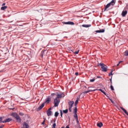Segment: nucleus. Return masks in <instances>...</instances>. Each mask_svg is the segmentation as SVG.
<instances>
[{
	"instance_id": "f257e3e1",
	"label": "nucleus",
	"mask_w": 128,
	"mask_h": 128,
	"mask_svg": "<svg viewBox=\"0 0 128 128\" xmlns=\"http://www.w3.org/2000/svg\"><path fill=\"white\" fill-rule=\"evenodd\" d=\"M56 97L54 99V106L56 108V106H58V104H60V100L59 98H64V94L63 92L61 94H56Z\"/></svg>"
},
{
	"instance_id": "f03ea898",
	"label": "nucleus",
	"mask_w": 128,
	"mask_h": 128,
	"mask_svg": "<svg viewBox=\"0 0 128 128\" xmlns=\"http://www.w3.org/2000/svg\"><path fill=\"white\" fill-rule=\"evenodd\" d=\"M100 66H101V68L102 69V72H108V66L104 64V63H100Z\"/></svg>"
},
{
	"instance_id": "7ed1b4c3",
	"label": "nucleus",
	"mask_w": 128,
	"mask_h": 128,
	"mask_svg": "<svg viewBox=\"0 0 128 128\" xmlns=\"http://www.w3.org/2000/svg\"><path fill=\"white\" fill-rule=\"evenodd\" d=\"M68 106H69V111L70 112H72V108L74 104V101H70L68 102Z\"/></svg>"
},
{
	"instance_id": "20e7f679",
	"label": "nucleus",
	"mask_w": 128,
	"mask_h": 128,
	"mask_svg": "<svg viewBox=\"0 0 128 128\" xmlns=\"http://www.w3.org/2000/svg\"><path fill=\"white\" fill-rule=\"evenodd\" d=\"M64 24H70V26H74V23L72 22H64Z\"/></svg>"
},
{
	"instance_id": "39448f33",
	"label": "nucleus",
	"mask_w": 128,
	"mask_h": 128,
	"mask_svg": "<svg viewBox=\"0 0 128 128\" xmlns=\"http://www.w3.org/2000/svg\"><path fill=\"white\" fill-rule=\"evenodd\" d=\"M11 116L16 118V117L18 116L19 115L16 112H12Z\"/></svg>"
},
{
	"instance_id": "423d86ee",
	"label": "nucleus",
	"mask_w": 128,
	"mask_h": 128,
	"mask_svg": "<svg viewBox=\"0 0 128 128\" xmlns=\"http://www.w3.org/2000/svg\"><path fill=\"white\" fill-rule=\"evenodd\" d=\"M12 118H8L4 120V124H6V122H12Z\"/></svg>"
},
{
	"instance_id": "0eeeda50",
	"label": "nucleus",
	"mask_w": 128,
	"mask_h": 128,
	"mask_svg": "<svg viewBox=\"0 0 128 128\" xmlns=\"http://www.w3.org/2000/svg\"><path fill=\"white\" fill-rule=\"evenodd\" d=\"M128 14V11L124 10L122 12V16L124 18V16H126V14Z\"/></svg>"
},
{
	"instance_id": "6e6552de",
	"label": "nucleus",
	"mask_w": 128,
	"mask_h": 128,
	"mask_svg": "<svg viewBox=\"0 0 128 128\" xmlns=\"http://www.w3.org/2000/svg\"><path fill=\"white\" fill-rule=\"evenodd\" d=\"M16 120L19 123L22 122V118L20 116H18L16 118H15Z\"/></svg>"
},
{
	"instance_id": "1a4fd4ad",
	"label": "nucleus",
	"mask_w": 128,
	"mask_h": 128,
	"mask_svg": "<svg viewBox=\"0 0 128 128\" xmlns=\"http://www.w3.org/2000/svg\"><path fill=\"white\" fill-rule=\"evenodd\" d=\"M96 90H88L84 91L83 94H88V92H96Z\"/></svg>"
},
{
	"instance_id": "9d476101",
	"label": "nucleus",
	"mask_w": 128,
	"mask_h": 128,
	"mask_svg": "<svg viewBox=\"0 0 128 128\" xmlns=\"http://www.w3.org/2000/svg\"><path fill=\"white\" fill-rule=\"evenodd\" d=\"M22 125L26 126L25 128H30V125L26 122H23Z\"/></svg>"
},
{
	"instance_id": "9b49d317",
	"label": "nucleus",
	"mask_w": 128,
	"mask_h": 128,
	"mask_svg": "<svg viewBox=\"0 0 128 128\" xmlns=\"http://www.w3.org/2000/svg\"><path fill=\"white\" fill-rule=\"evenodd\" d=\"M44 106V103H42V105L38 108V110H42Z\"/></svg>"
},
{
	"instance_id": "f8f14e48",
	"label": "nucleus",
	"mask_w": 128,
	"mask_h": 128,
	"mask_svg": "<svg viewBox=\"0 0 128 128\" xmlns=\"http://www.w3.org/2000/svg\"><path fill=\"white\" fill-rule=\"evenodd\" d=\"M47 115L48 116H52V111H47Z\"/></svg>"
},
{
	"instance_id": "ddd939ff",
	"label": "nucleus",
	"mask_w": 128,
	"mask_h": 128,
	"mask_svg": "<svg viewBox=\"0 0 128 128\" xmlns=\"http://www.w3.org/2000/svg\"><path fill=\"white\" fill-rule=\"evenodd\" d=\"M50 98H46V101L45 102V103L50 104Z\"/></svg>"
},
{
	"instance_id": "4468645a",
	"label": "nucleus",
	"mask_w": 128,
	"mask_h": 128,
	"mask_svg": "<svg viewBox=\"0 0 128 128\" xmlns=\"http://www.w3.org/2000/svg\"><path fill=\"white\" fill-rule=\"evenodd\" d=\"M110 5L109 3L107 4L106 6H105L104 12H106V10H108V8H110Z\"/></svg>"
},
{
	"instance_id": "2eb2a0df",
	"label": "nucleus",
	"mask_w": 128,
	"mask_h": 128,
	"mask_svg": "<svg viewBox=\"0 0 128 128\" xmlns=\"http://www.w3.org/2000/svg\"><path fill=\"white\" fill-rule=\"evenodd\" d=\"M109 4L110 6H114L116 2H114V0H112Z\"/></svg>"
},
{
	"instance_id": "dca6fc26",
	"label": "nucleus",
	"mask_w": 128,
	"mask_h": 128,
	"mask_svg": "<svg viewBox=\"0 0 128 128\" xmlns=\"http://www.w3.org/2000/svg\"><path fill=\"white\" fill-rule=\"evenodd\" d=\"M82 26H83V28H90L92 26V24H83Z\"/></svg>"
},
{
	"instance_id": "f3484780",
	"label": "nucleus",
	"mask_w": 128,
	"mask_h": 128,
	"mask_svg": "<svg viewBox=\"0 0 128 128\" xmlns=\"http://www.w3.org/2000/svg\"><path fill=\"white\" fill-rule=\"evenodd\" d=\"M102 126L103 124L102 122L97 124V126H98V128H102Z\"/></svg>"
},
{
	"instance_id": "a211bd4d",
	"label": "nucleus",
	"mask_w": 128,
	"mask_h": 128,
	"mask_svg": "<svg viewBox=\"0 0 128 128\" xmlns=\"http://www.w3.org/2000/svg\"><path fill=\"white\" fill-rule=\"evenodd\" d=\"M8 8V6H4L1 8V10H6Z\"/></svg>"
},
{
	"instance_id": "6ab92c4d",
	"label": "nucleus",
	"mask_w": 128,
	"mask_h": 128,
	"mask_svg": "<svg viewBox=\"0 0 128 128\" xmlns=\"http://www.w3.org/2000/svg\"><path fill=\"white\" fill-rule=\"evenodd\" d=\"M128 4H126V6L124 9V10H126V12H128Z\"/></svg>"
},
{
	"instance_id": "aec40b11",
	"label": "nucleus",
	"mask_w": 128,
	"mask_h": 128,
	"mask_svg": "<svg viewBox=\"0 0 128 128\" xmlns=\"http://www.w3.org/2000/svg\"><path fill=\"white\" fill-rule=\"evenodd\" d=\"M74 114H78V108L76 107H75L74 110Z\"/></svg>"
},
{
	"instance_id": "412c9836",
	"label": "nucleus",
	"mask_w": 128,
	"mask_h": 128,
	"mask_svg": "<svg viewBox=\"0 0 128 128\" xmlns=\"http://www.w3.org/2000/svg\"><path fill=\"white\" fill-rule=\"evenodd\" d=\"M58 114H60V113H58V112H56L54 113V116L56 118H58Z\"/></svg>"
},
{
	"instance_id": "4be33fe9",
	"label": "nucleus",
	"mask_w": 128,
	"mask_h": 128,
	"mask_svg": "<svg viewBox=\"0 0 128 128\" xmlns=\"http://www.w3.org/2000/svg\"><path fill=\"white\" fill-rule=\"evenodd\" d=\"M78 98L75 102V106H76L78 105Z\"/></svg>"
},
{
	"instance_id": "5701e85b",
	"label": "nucleus",
	"mask_w": 128,
	"mask_h": 128,
	"mask_svg": "<svg viewBox=\"0 0 128 128\" xmlns=\"http://www.w3.org/2000/svg\"><path fill=\"white\" fill-rule=\"evenodd\" d=\"M63 112L64 114H68V110L66 109V110H64Z\"/></svg>"
},
{
	"instance_id": "b1692460",
	"label": "nucleus",
	"mask_w": 128,
	"mask_h": 128,
	"mask_svg": "<svg viewBox=\"0 0 128 128\" xmlns=\"http://www.w3.org/2000/svg\"><path fill=\"white\" fill-rule=\"evenodd\" d=\"M74 118L78 120V113H76L74 114Z\"/></svg>"
},
{
	"instance_id": "393cba45",
	"label": "nucleus",
	"mask_w": 128,
	"mask_h": 128,
	"mask_svg": "<svg viewBox=\"0 0 128 128\" xmlns=\"http://www.w3.org/2000/svg\"><path fill=\"white\" fill-rule=\"evenodd\" d=\"M124 56H128V50H126L124 54Z\"/></svg>"
},
{
	"instance_id": "a878e982",
	"label": "nucleus",
	"mask_w": 128,
	"mask_h": 128,
	"mask_svg": "<svg viewBox=\"0 0 128 128\" xmlns=\"http://www.w3.org/2000/svg\"><path fill=\"white\" fill-rule=\"evenodd\" d=\"M60 114L61 118H62V110H60Z\"/></svg>"
},
{
	"instance_id": "bb28decb",
	"label": "nucleus",
	"mask_w": 128,
	"mask_h": 128,
	"mask_svg": "<svg viewBox=\"0 0 128 128\" xmlns=\"http://www.w3.org/2000/svg\"><path fill=\"white\" fill-rule=\"evenodd\" d=\"M94 80H96V78H94L93 79L90 80V82H94Z\"/></svg>"
},
{
	"instance_id": "cd10ccee",
	"label": "nucleus",
	"mask_w": 128,
	"mask_h": 128,
	"mask_svg": "<svg viewBox=\"0 0 128 128\" xmlns=\"http://www.w3.org/2000/svg\"><path fill=\"white\" fill-rule=\"evenodd\" d=\"M4 120H2V117H0V122H2L4 124Z\"/></svg>"
},
{
	"instance_id": "c85d7f7f",
	"label": "nucleus",
	"mask_w": 128,
	"mask_h": 128,
	"mask_svg": "<svg viewBox=\"0 0 128 128\" xmlns=\"http://www.w3.org/2000/svg\"><path fill=\"white\" fill-rule=\"evenodd\" d=\"M110 88H111L112 90H114V86H112V84L110 85Z\"/></svg>"
},
{
	"instance_id": "c756f323",
	"label": "nucleus",
	"mask_w": 128,
	"mask_h": 128,
	"mask_svg": "<svg viewBox=\"0 0 128 128\" xmlns=\"http://www.w3.org/2000/svg\"><path fill=\"white\" fill-rule=\"evenodd\" d=\"M123 112H124L126 114H127V116H128V111H126V109H124V110H123Z\"/></svg>"
},
{
	"instance_id": "7c9ffc66",
	"label": "nucleus",
	"mask_w": 128,
	"mask_h": 128,
	"mask_svg": "<svg viewBox=\"0 0 128 128\" xmlns=\"http://www.w3.org/2000/svg\"><path fill=\"white\" fill-rule=\"evenodd\" d=\"M109 76H112V71H111L110 73H109L108 74Z\"/></svg>"
},
{
	"instance_id": "2f4dec72",
	"label": "nucleus",
	"mask_w": 128,
	"mask_h": 128,
	"mask_svg": "<svg viewBox=\"0 0 128 128\" xmlns=\"http://www.w3.org/2000/svg\"><path fill=\"white\" fill-rule=\"evenodd\" d=\"M78 52H80V50H78V51H76V52H74V54H78Z\"/></svg>"
},
{
	"instance_id": "473e14b6",
	"label": "nucleus",
	"mask_w": 128,
	"mask_h": 128,
	"mask_svg": "<svg viewBox=\"0 0 128 128\" xmlns=\"http://www.w3.org/2000/svg\"><path fill=\"white\" fill-rule=\"evenodd\" d=\"M56 123H54L52 125V128H56Z\"/></svg>"
},
{
	"instance_id": "72a5a7b5",
	"label": "nucleus",
	"mask_w": 128,
	"mask_h": 128,
	"mask_svg": "<svg viewBox=\"0 0 128 128\" xmlns=\"http://www.w3.org/2000/svg\"><path fill=\"white\" fill-rule=\"evenodd\" d=\"M112 76L111 78L110 79L111 84H112Z\"/></svg>"
},
{
	"instance_id": "f704fd0d",
	"label": "nucleus",
	"mask_w": 128,
	"mask_h": 128,
	"mask_svg": "<svg viewBox=\"0 0 128 128\" xmlns=\"http://www.w3.org/2000/svg\"><path fill=\"white\" fill-rule=\"evenodd\" d=\"M100 32H104V29L100 30Z\"/></svg>"
},
{
	"instance_id": "c9c22d12",
	"label": "nucleus",
	"mask_w": 128,
	"mask_h": 128,
	"mask_svg": "<svg viewBox=\"0 0 128 128\" xmlns=\"http://www.w3.org/2000/svg\"><path fill=\"white\" fill-rule=\"evenodd\" d=\"M95 90H100V92H104V90H102V89H99V90L95 89Z\"/></svg>"
},
{
	"instance_id": "e433bc0d",
	"label": "nucleus",
	"mask_w": 128,
	"mask_h": 128,
	"mask_svg": "<svg viewBox=\"0 0 128 128\" xmlns=\"http://www.w3.org/2000/svg\"><path fill=\"white\" fill-rule=\"evenodd\" d=\"M76 124H80V122L78 121V118L76 119Z\"/></svg>"
},
{
	"instance_id": "4c0bfd02",
	"label": "nucleus",
	"mask_w": 128,
	"mask_h": 128,
	"mask_svg": "<svg viewBox=\"0 0 128 128\" xmlns=\"http://www.w3.org/2000/svg\"><path fill=\"white\" fill-rule=\"evenodd\" d=\"M19 114H20V116H24V114L23 112H20L19 113Z\"/></svg>"
},
{
	"instance_id": "58836bf2",
	"label": "nucleus",
	"mask_w": 128,
	"mask_h": 128,
	"mask_svg": "<svg viewBox=\"0 0 128 128\" xmlns=\"http://www.w3.org/2000/svg\"><path fill=\"white\" fill-rule=\"evenodd\" d=\"M109 98V100H110V102H112V104H114V100H112V98Z\"/></svg>"
},
{
	"instance_id": "ea45409f",
	"label": "nucleus",
	"mask_w": 128,
	"mask_h": 128,
	"mask_svg": "<svg viewBox=\"0 0 128 128\" xmlns=\"http://www.w3.org/2000/svg\"><path fill=\"white\" fill-rule=\"evenodd\" d=\"M95 32H96L100 33V30H96Z\"/></svg>"
},
{
	"instance_id": "a19ab883",
	"label": "nucleus",
	"mask_w": 128,
	"mask_h": 128,
	"mask_svg": "<svg viewBox=\"0 0 128 128\" xmlns=\"http://www.w3.org/2000/svg\"><path fill=\"white\" fill-rule=\"evenodd\" d=\"M50 110H52V108H49L47 111L51 112Z\"/></svg>"
},
{
	"instance_id": "79ce46f5",
	"label": "nucleus",
	"mask_w": 128,
	"mask_h": 128,
	"mask_svg": "<svg viewBox=\"0 0 128 128\" xmlns=\"http://www.w3.org/2000/svg\"><path fill=\"white\" fill-rule=\"evenodd\" d=\"M44 122H46V120H44L42 122V124H44Z\"/></svg>"
},
{
	"instance_id": "37998d69",
	"label": "nucleus",
	"mask_w": 128,
	"mask_h": 128,
	"mask_svg": "<svg viewBox=\"0 0 128 128\" xmlns=\"http://www.w3.org/2000/svg\"><path fill=\"white\" fill-rule=\"evenodd\" d=\"M52 96H56V94L55 93H52L51 94Z\"/></svg>"
},
{
	"instance_id": "c03bdc74",
	"label": "nucleus",
	"mask_w": 128,
	"mask_h": 128,
	"mask_svg": "<svg viewBox=\"0 0 128 128\" xmlns=\"http://www.w3.org/2000/svg\"><path fill=\"white\" fill-rule=\"evenodd\" d=\"M102 94H105V96H106V92H104V91H103V92H102Z\"/></svg>"
},
{
	"instance_id": "a18cd8bd",
	"label": "nucleus",
	"mask_w": 128,
	"mask_h": 128,
	"mask_svg": "<svg viewBox=\"0 0 128 128\" xmlns=\"http://www.w3.org/2000/svg\"><path fill=\"white\" fill-rule=\"evenodd\" d=\"M121 110H126L124 108H122V107H120Z\"/></svg>"
},
{
	"instance_id": "49530a36",
	"label": "nucleus",
	"mask_w": 128,
	"mask_h": 128,
	"mask_svg": "<svg viewBox=\"0 0 128 128\" xmlns=\"http://www.w3.org/2000/svg\"><path fill=\"white\" fill-rule=\"evenodd\" d=\"M4 126V125H2L0 126V128H3Z\"/></svg>"
},
{
	"instance_id": "de8ad7c7",
	"label": "nucleus",
	"mask_w": 128,
	"mask_h": 128,
	"mask_svg": "<svg viewBox=\"0 0 128 128\" xmlns=\"http://www.w3.org/2000/svg\"><path fill=\"white\" fill-rule=\"evenodd\" d=\"M75 74H76V76H78V72H76L75 73Z\"/></svg>"
},
{
	"instance_id": "09e8293b",
	"label": "nucleus",
	"mask_w": 128,
	"mask_h": 128,
	"mask_svg": "<svg viewBox=\"0 0 128 128\" xmlns=\"http://www.w3.org/2000/svg\"><path fill=\"white\" fill-rule=\"evenodd\" d=\"M66 128H70V125H67Z\"/></svg>"
},
{
	"instance_id": "8fccbe9b",
	"label": "nucleus",
	"mask_w": 128,
	"mask_h": 128,
	"mask_svg": "<svg viewBox=\"0 0 128 128\" xmlns=\"http://www.w3.org/2000/svg\"><path fill=\"white\" fill-rule=\"evenodd\" d=\"M97 78H102L101 76H98Z\"/></svg>"
},
{
	"instance_id": "3c124183",
	"label": "nucleus",
	"mask_w": 128,
	"mask_h": 128,
	"mask_svg": "<svg viewBox=\"0 0 128 128\" xmlns=\"http://www.w3.org/2000/svg\"><path fill=\"white\" fill-rule=\"evenodd\" d=\"M6 5V3H4L2 6H5Z\"/></svg>"
},
{
	"instance_id": "603ef678",
	"label": "nucleus",
	"mask_w": 128,
	"mask_h": 128,
	"mask_svg": "<svg viewBox=\"0 0 128 128\" xmlns=\"http://www.w3.org/2000/svg\"><path fill=\"white\" fill-rule=\"evenodd\" d=\"M120 62H122V61L119 62L118 64H120Z\"/></svg>"
},
{
	"instance_id": "864d4df0",
	"label": "nucleus",
	"mask_w": 128,
	"mask_h": 128,
	"mask_svg": "<svg viewBox=\"0 0 128 128\" xmlns=\"http://www.w3.org/2000/svg\"><path fill=\"white\" fill-rule=\"evenodd\" d=\"M94 87H88V88H92Z\"/></svg>"
},
{
	"instance_id": "5fc2aeb1",
	"label": "nucleus",
	"mask_w": 128,
	"mask_h": 128,
	"mask_svg": "<svg viewBox=\"0 0 128 128\" xmlns=\"http://www.w3.org/2000/svg\"><path fill=\"white\" fill-rule=\"evenodd\" d=\"M120 66V64L119 63L118 64H117V66Z\"/></svg>"
},
{
	"instance_id": "6e6d98bb",
	"label": "nucleus",
	"mask_w": 128,
	"mask_h": 128,
	"mask_svg": "<svg viewBox=\"0 0 128 128\" xmlns=\"http://www.w3.org/2000/svg\"><path fill=\"white\" fill-rule=\"evenodd\" d=\"M54 123H56V120H54Z\"/></svg>"
},
{
	"instance_id": "4d7b16f0",
	"label": "nucleus",
	"mask_w": 128,
	"mask_h": 128,
	"mask_svg": "<svg viewBox=\"0 0 128 128\" xmlns=\"http://www.w3.org/2000/svg\"><path fill=\"white\" fill-rule=\"evenodd\" d=\"M61 128H64V126H62Z\"/></svg>"
},
{
	"instance_id": "13d9d810",
	"label": "nucleus",
	"mask_w": 128,
	"mask_h": 128,
	"mask_svg": "<svg viewBox=\"0 0 128 128\" xmlns=\"http://www.w3.org/2000/svg\"><path fill=\"white\" fill-rule=\"evenodd\" d=\"M21 100H24V98H21Z\"/></svg>"
},
{
	"instance_id": "bf43d9fd",
	"label": "nucleus",
	"mask_w": 128,
	"mask_h": 128,
	"mask_svg": "<svg viewBox=\"0 0 128 128\" xmlns=\"http://www.w3.org/2000/svg\"><path fill=\"white\" fill-rule=\"evenodd\" d=\"M111 72H114V70H111Z\"/></svg>"
},
{
	"instance_id": "052dcab7",
	"label": "nucleus",
	"mask_w": 128,
	"mask_h": 128,
	"mask_svg": "<svg viewBox=\"0 0 128 128\" xmlns=\"http://www.w3.org/2000/svg\"><path fill=\"white\" fill-rule=\"evenodd\" d=\"M106 96H108V95H106Z\"/></svg>"
},
{
	"instance_id": "680f3d73",
	"label": "nucleus",
	"mask_w": 128,
	"mask_h": 128,
	"mask_svg": "<svg viewBox=\"0 0 128 128\" xmlns=\"http://www.w3.org/2000/svg\"><path fill=\"white\" fill-rule=\"evenodd\" d=\"M89 90H93V89H89Z\"/></svg>"
}]
</instances>
